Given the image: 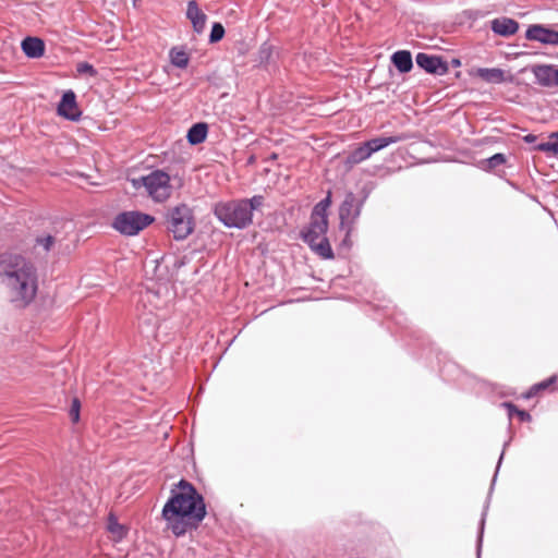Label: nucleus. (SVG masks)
<instances>
[{
    "label": "nucleus",
    "instance_id": "1",
    "mask_svg": "<svg viewBox=\"0 0 558 558\" xmlns=\"http://www.w3.org/2000/svg\"><path fill=\"white\" fill-rule=\"evenodd\" d=\"M205 515L204 498L191 483L184 480L179 482L177 489L171 490V497L162 509V518L168 529L177 536L185 534L190 522L196 525L204 520Z\"/></svg>",
    "mask_w": 558,
    "mask_h": 558
},
{
    "label": "nucleus",
    "instance_id": "2",
    "mask_svg": "<svg viewBox=\"0 0 558 558\" xmlns=\"http://www.w3.org/2000/svg\"><path fill=\"white\" fill-rule=\"evenodd\" d=\"M0 282L13 303L26 306L37 293V269L22 255L2 254L0 255Z\"/></svg>",
    "mask_w": 558,
    "mask_h": 558
},
{
    "label": "nucleus",
    "instance_id": "3",
    "mask_svg": "<svg viewBox=\"0 0 558 558\" xmlns=\"http://www.w3.org/2000/svg\"><path fill=\"white\" fill-rule=\"evenodd\" d=\"M330 204V194H328L314 206L308 226L301 231L302 240L314 253L325 259L333 257L332 248L326 236L328 230L327 210Z\"/></svg>",
    "mask_w": 558,
    "mask_h": 558
},
{
    "label": "nucleus",
    "instance_id": "4",
    "mask_svg": "<svg viewBox=\"0 0 558 558\" xmlns=\"http://www.w3.org/2000/svg\"><path fill=\"white\" fill-rule=\"evenodd\" d=\"M264 196L255 195L228 202H219L214 207L217 219L227 228L244 229L252 223L253 213L264 205Z\"/></svg>",
    "mask_w": 558,
    "mask_h": 558
},
{
    "label": "nucleus",
    "instance_id": "5",
    "mask_svg": "<svg viewBox=\"0 0 558 558\" xmlns=\"http://www.w3.org/2000/svg\"><path fill=\"white\" fill-rule=\"evenodd\" d=\"M134 187L144 186L147 195L156 203L166 202L172 194L170 175L162 170H154L147 175L132 180Z\"/></svg>",
    "mask_w": 558,
    "mask_h": 558
},
{
    "label": "nucleus",
    "instance_id": "6",
    "mask_svg": "<svg viewBox=\"0 0 558 558\" xmlns=\"http://www.w3.org/2000/svg\"><path fill=\"white\" fill-rule=\"evenodd\" d=\"M168 230L175 240L186 239L194 230V216L192 209L181 204L171 208L167 215Z\"/></svg>",
    "mask_w": 558,
    "mask_h": 558
},
{
    "label": "nucleus",
    "instance_id": "7",
    "mask_svg": "<svg viewBox=\"0 0 558 558\" xmlns=\"http://www.w3.org/2000/svg\"><path fill=\"white\" fill-rule=\"evenodd\" d=\"M154 217L137 210L120 213L116 216L112 227L121 234L133 236L154 222Z\"/></svg>",
    "mask_w": 558,
    "mask_h": 558
},
{
    "label": "nucleus",
    "instance_id": "8",
    "mask_svg": "<svg viewBox=\"0 0 558 558\" xmlns=\"http://www.w3.org/2000/svg\"><path fill=\"white\" fill-rule=\"evenodd\" d=\"M407 140L405 135H393L372 138L355 149H353L347 157L348 165H357L368 159L374 153L379 151L391 144L399 143Z\"/></svg>",
    "mask_w": 558,
    "mask_h": 558
},
{
    "label": "nucleus",
    "instance_id": "9",
    "mask_svg": "<svg viewBox=\"0 0 558 558\" xmlns=\"http://www.w3.org/2000/svg\"><path fill=\"white\" fill-rule=\"evenodd\" d=\"M525 38L543 45L558 46V32L544 24H532L525 32Z\"/></svg>",
    "mask_w": 558,
    "mask_h": 558
},
{
    "label": "nucleus",
    "instance_id": "10",
    "mask_svg": "<svg viewBox=\"0 0 558 558\" xmlns=\"http://www.w3.org/2000/svg\"><path fill=\"white\" fill-rule=\"evenodd\" d=\"M353 193H348L339 208L340 227L347 230L349 234L354 220L360 216V206L356 204Z\"/></svg>",
    "mask_w": 558,
    "mask_h": 558
},
{
    "label": "nucleus",
    "instance_id": "11",
    "mask_svg": "<svg viewBox=\"0 0 558 558\" xmlns=\"http://www.w3.org/2000/svg\"><path fill=\"white\" fill-rule=\"evenodd\" d=\"M58 113L59 116L71 120L76 121L81 117V111L76 104V96L73 90H66L61 97V100L58 105Z\"/></svg>",
    "mask_w": 558,
    "mask_h": 558
},
{
    "label": "nucleus",
    "instance_id": "12",
    "mask_svg": "<svg viewBox=\"0 0 558 558\" xmlns=\"http://www.w3.org/2000/svg\"><path fill=\"white\" fill-rule=\"evenodd\" d=\"M416 64L432 74L442 75L448 71L447 63L440 57L430 56L424 52L416 54Z\"/></svg>",
    "mask_w": 558,
    "mask_h": 558
},
{
    "label": "nucleus",
    "instance_id": "13",
    "mask_svg": "<svg viewBox=\"0 0 558 558\" xmlns=\"http://www.w3.org/2000/svg\"><path fill=\"white\" fill-rule=\"evenodd\" d=\"M533 74L536 82L544 87L558 86V66L556 65H536L533 68Z\"/></svg>",
    "mask_w": 558,
    "mask_h": 558
},
{
    "label": "nucleus",
    "instance_id": "14",
    "mask_svg": "<svg viewBox=\"0 0 558 558\" xmlns=\"http://www.w3.org/2000/svg\"><path fill=\"white\" fill-rule=\"evenodd\" d=\"M186 17L191 21L194 32L201 34L206 25L207 16L198 8L195 0H190L186 8Z\"/></svg>",
    "mask_w": 558,
    "mask_h": 558
},
{
    "label": "nucleus",
    "instance_id": "15",
    "mask_svg": "<svg viewBox=\"0 0 558 558\" xmlns=\"http://www.w3.org/2000/svg\"><path fill=\"white\" fill-rule=\"evenodd\" d=\"M492 31L504 37L514 35L519 29V23L510 17H499L490 22Z\"/></svg>",
    "mask_w": 558,
    "mask_h": 558
},
{
    "label": "nucleus",
    "instance_id": "16",
    "mask_svg": "<svg viewBox=\"0 0 558 558\" xmlns=\"http://www.w3.org/2000/svg\"><path fill=\"white\" fill-rule=\"evenodd\" d=\"M22 50L28 58H40L45 52V44L40 38L26 37L22 41Z\"/></svg>",
    "mask_w": 558,
    "mask_h": 558
},
{
    "label": "nucleus",
    "instance_id": "17",
    "mask_svg": "<svg viewBox=\"0 0 558 558\" xmlns=\"http://www.w3.org/2000/svg\"><path fill=\"white\" fill-rule=\"evenodd\" d=\"M475 75L490 84H500L506 80L505 72L497 68H478L475 70Z\"/></svg>",
    "mask_w": 558,
    "mask_h": 558
},
{
    "label": "nucleus",
    "instance_id": "18",
    "mask_svg": "<svg viewBox=\"0 0 558 558\" xmlns=\"http://www.w3.org/2000/svg\"><path fill=\"white\" fill-rule=\"evenodd\" d=\"M391 62L401 73H408L413 68L412 56L411 52L408 50L396 51L391 56Z\"/></svg>",
    "mask_w": 558,
    "mask_h": 558
},
{
    "label": "nucleus",
    "instance_id": "19",
    "mask_svg": "<svg viewBox=\"0 0 558 558\" xmlns=\"http://www.w3.org/2000/svg\"><path fill=\"white\" fill-rule=\"evenodd\" d=\"M208 132V126L204 122L195 123L191 126V129L187 132V141L192 145H197L203 143L206 140Z\"/></svg>",
    "mask_w": 558,
    "mask_h": 558
},
{
    "label": "nucleus",
    "instance_id": "20",
    "mask_svg": "<svg viewBox=\"0 0 558 558\" xmlns=\"http://www.w3.org/2000/svg\"><path fill=\"white\" fill-rule=\"evenodd\" d=\"M172 65L179 69H185L189 64L190 57L183 48L173 47L169 52Z\"/></svg>",
    "mask_w": 558,
    "mask_h": 558
},
{
    "label": "nucleus",
    "instance_id": "21",
    "mask_svg": "<svg viewBox=\"0 0 558 558\" xmlns=\"http://www.w3.org/2000/svg\"><path fill=\"white\" fill-rule=\"evenodd\" d=\"M538 151L558 154V133H551L550 138L547 142H542L535 146Z\"/></svg>",
    "mask_w": 558,
    "mask_h": 558
},
{
    "label": "nucleus",
    "instance_id": "22",
    "mask_svg": "<svg viewBox=\"0 0 558 558\" xmlns=\"http://www.w3.org/2000/svg\"><path fill=\"white\" fill-rule=\"evenodd\" d=\"M557 381V376L556 375H553L550 376L549 378L538 383V384H535L527 392L526 395V398H532L534 397L538 391L541 390H545L547 388H549L550 386H553L555 383Z\"/></svg>",
    "mask_w": 558,
    "mask_h": 558
},
{
    "label": "nucleus",
    "instance_id": "23",
    "mask_svg": "<svg viewBox=\"0 0 558 558\" xmlns=\"http://www.w3.org/2000/svg\"><path fill=\"white\" fill-rule=\"evenodd\" d=\"M274 52V48L268 43H264L258 50V60L262 64H267L270 62L271 56Z\"/></svg>",
    "mask_w": 558,
    "mask_h": 558
},
{
    "label": "nucleus",
    "instance_id": "24",
    "mask_svg": "<svg viewBox=\"0 0 558 558\" xmlns=\"http://www.w3.org/2000/svg\"><path fill=\"white\" fill-rule=\"evenodd\" d=\"M225 36V28L220 23H214L209 35L210 43H217Z\"/></svg>",
    "mask_w": 558,
    "mask_h": 558
},
{
    "label": "nucleus",
    "instance_id": "25",
    "mask_svg": "<svg viewBox=\"0 0 558 558\" xmlns=\"http://www.w3.org/2000/svg\"><path fill=\"white\" fill-rule=\"evenodd\" d=\"M54 243V238L52 235H44L38 236L36 239V244L43 246L45 252H49Z\"/></svg>",
    "mask_w": 558,
    "mask_h": 558
},
{
    "label": "nucleus",
    "instance_id": "26",
    "mask_svg": "<svg viewBox=\"0 0 558 558\" xmlns=\"http://www.w3.org/2000/svg\"><path fill=\"white\" fill-rule=\"evenodd\" d=\"M506 162V156L504 154H495L487 159V166L489 169H495Z\"/></svg>",
    "mask_w": 558,
    "mask_h": 558
},
{
    "label": "nucleus",
    "instance_id": "27",
    "mask_svg": "<svg viewBox=\"0 0 558 558\" xmlns=\"http://www.w3.org/2000/svg\"><path fill=\"white\" fill-rule=\"evenodd\" d=\"M80 401L77 399H74L69 412L73 423H76L80 420Z\"/></svg>",
    "mask_w": 558,
    "mask_h": 558
},
{
    "label": "nucleus",
    "instance_id": "28",
    "mask_svg": "<svg viewBox=\"0 0 558 558\" xmlns=\"http://www.w3.org/2000/svg\"><path fill=\"white\" fill-rule=\"evenodd\" d=\"M76 70L78 73L81 74H89V75H95L96 74V70L94 69V66L87 62H81L77 64L76 66Z\"/></svg>",
    "mask_w": 558,
    "mask_h": 558
},
{
    "label": "nucleus",
    "instance_id": "29",
    "mask_svg": "<svg viewBox=\"0 0 558 558\" xmlns=\"http://www.w3.org/2000/svg\"><path fill=\"white\" fill-rule=\"evenodd\" d=\"M484 524H485V517L483 515V518L481 520L480 534H478V538H477V548H476L477 558L481 557V548H482V541H483Z\"/></svg>",
    "mask_w": 558,
    "mask_h": 558
},
{
    "label": "nucleus",
    "instance_id": "30",
    "mask_svg": "<svg viewBox=\"0 0 558 558\" xmlns=\"http://www.w3.org/2000/svg\"><path fill=\"white\" fill-rule=\"evenodd\" d=\"M501 405L505 407L508 410V415H509L510 418L513 415H517V411H519V409L514 404H512L510 402H504Z\"/></svg>",
    "mask_w": 558,
    "mask_h": 558
},
{
    "label": "nucleus",
    "instance_id": "31",
    "mask_svg": "<svg viewBox=\"0 0 558 558\" xmlns=\"http://www.w3.org/2000/svg\"><path fill=\"white\" fill-rule=\"evenodd\" d=\"M517 416L520 418V421L522 422H529L531 421V415L530 413H527L526 411H523V410H519L517 411Z\"/></svg>",
    "mask_w": 558,
    "mask_h": 558
},
{
    "label": "nucleus",
    "instance_id": "32",
    "mask_svg": "<svg viewBox=\"0 0 558 558\" xmlns=\"http://www.w3.org/2000/svg\"><path fill=\"white\" fill-rule=\"evenodd\" d=\"M109 530L112 532V533H117V534H121L122 533V525L118 524V523H110L109 524Z\"/></svg>",
    "mask_w": 558,
    "mask_h": 558
},
{
    "label": "nucleus",
    "instance_id": "33",
    "mask_svg": "<svg viewBox=\"0 0 558 558\" xmlns=\"http://www.w3.org/2000/svg\"><path fill=\"white\" fill-rule=\"evenodd\" d=\"M524 141L526 143H534L536 141V136L533 134H527L526 136H524Z\"/></svg>",
    "mask_w": 558,
    "mask_h": 558
},
{
    "label": "nucleus",
    "instance_id": "34",
    "mask_svg": "<svg viewBox=\"0 0 558 558\" xmlns=\"http://www.w3.org/2000/svg\"><path fill=\"white\" fill-rule=\"evenodd\" d=\"M504 459V451L501 452L500 454V458H499V461H498V465H497V469L499 468L500 463H501V460Z\"/></svg>",
    "mask_w": 558,
    "mask_h": 558
},
{
    "label": "nucleus",
    "instance_id": "35",
    "mask_svg": "<svg viewBox=\"0 0 558 558\" xmlns=\"http://www.w3.org/2000/svg\"><path fill=\"white\" fill-rule=\"evenodd\" d=\"M509 445V441H506L504 445V449Z\"/></svg>",
    "mask_w": 558,
    "mask_h": 558
}]
</instances>
